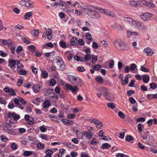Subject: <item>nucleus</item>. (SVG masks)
I'll use <instances>...</instances> for the list:
<instances>
[{
  "label": "nucleus",
  "instance_id": "30",
  "mask_svg": "<svg viewBox=\"0 0 157 157\" xmlns=\"http://www.w3.org/2000/svg\"><path fill=\"white\" fill-rule=\"evenodd\" d=\"M42 74L41 75L42 77L44 78H46L48 76V72L44 70H41Z\"/></svg>",
  "mask_w": 157,
  "mask_h": 157
},
{
  "label": "nucleus",
  "instance_id": "39",
  "mask_svg": "<svg viewBox=\"0 0 157 157\" xmlns=\"http://www.w3.org/2000/svg\"><path fill=\"white\" fill-rule=\"evenodd\" d=\"M144 125L141 124H139L137 125L138 130L140 132L142 131V128L144 127Z\"/></svg>",
  "mask_w": 157,
  "mask_h": 157
},
{
  "label": "nucleus",
  "instance_id": "44",
  "mask_svg": "<svg viewBox=\"0 0 157 157\" xmlns=\"http://www.w3.org/2000/svg\"><path fill=\"white\" fill-rule=\"evenodd\" d=\"M150 89H152L153 90H154L157 87V85L155 82H152L150 84Z\"/></svg>",
  "mask_w": 157,
  "mask_h": 157
},
{
  "label": "nucleus",
  "instance_id": "4",
  "mask_svg": "<svg viewBox=\"0 0 157 157\" xmlns=\"http://www.w3.org/2000/svg\"><path fill=\"white\" fill-rule=\"evenodd\" d=\"M56 69L58 70L63 71L65 68V66L63 61L58 63L55 66Z\"/></svg>",
  "mask_w": 157,
  "mask_h": 157
},
{
  "label": "nucleus",
  "instance_id": "56",
  "mask_svg": "<svg viewBox=\"0 0 157 157\" xmlns=\"http://www.w3.org/2000/svg\"><path fill=\"white\" fill-rule=\"evenodd\" d=\"M114 65V61L113 60H110L109 62V67L110 68L113 67Z\"/></svg>",
  "mask_w": 157,
  "mask_h": 157
},
{
  "label": "nucleus",
  "instance_id": "10",
  "mask_svg": "<svg viewBox=\"0 0 157 157\" xmlns=\"http://www.w3.org/2000/svg\"><path fill=\"white\" fill-rule=\"evenodd\" d=\"M144 52L147 53V55L148 56H152L154 52L150 48H146L144 50Z\"/></svg>",
  "mask_w": 157,
  "mask_h": 157
},
{
  "label": "nucleus",
  "instance_id": "57",
  "mask_svg": "<svg viewBox=\"0 0 157 157\" xmlns=\"http://www.w3.org/2000/svg\"><path fill=\"white\" fill-rule=\"evenodd\" d=\"M23 50V48L21 46H18L16 49V52L18 53L22 51Z\"/></svg>",
  "mask_w": 157,
  "mask_h": 157
},
{
  "label": "nucleus",
  "instance_id": "38",
  "mask_svg": "<svg viewBox=\"0 0 157 157\" xmlns=\"http://www.w3.org/2000/svg\"><path fill=\"white\" fill-rule=\"evenodd\" d=\"M127 132L126 129L124 130V132H121L120 133L119 137L121 139H123L124 138V136L125 133Z\"/></svg>",
  "mask_w": 157,
  "mask_h": 157
},
{
  "label": "nucleus",
  "instance_id": "54",
  "mask_svg": "<svg viewBox=\"0 0 157 157\" xmlns=\"http://www.w3.org/2000/svg\"><path fill=\"white\" fill-rule=\"evenodd\" d=\"M1 139L2 141L4 142H6L8 140L7 137L3 135H2L1 136Z\"/></svg>",
  "mask_w": 157,
  "mask_h": 157
},
{
  "label": "nucleus",
  "instance_id": "14",
  "mask_svg": "<svg viewBox=\"0 0 157 157\" xmlns=\"http://www.w3.org/2000/svg\"><path fill=\"white\" fill-rule=\"evenodd\" d=\"M46 34L48 39H52V31L51 29L49 28L48 29L46 32Z\"/></svg>",
  "mask_w": 157,
  "mask_h": 157
},
{
  "label": "nucleus",
  "instance_id": "64",
  "mask_svg": "<svg viewBox=\"0 0 157 157\" xmlns=\"http://www.w3.org/2000/svg\"><path fill=\"white\" fill-rule=\"evenodd\" d=\"M129 101L132 104H134L136 102L135 100L132 98L130 97L129 99Z\"/></svg>",
  "mask_w": 157,
  "mask_h": 157
},
{
  "label": "nucleus",
  "instance_id": "41",
  "mask_svg": "<svg viewBox=\"0 0 157 157\" xmlns=\"http://www.w3.org/2000/svg\"><path fill=\"white\" fill-rule=\"evenodd\" d=\"M101 68V66L99 64H95L93 67L94 70L96 71L99 70Z\"/></svg>",
  "mask_w": 157,
  "mask_h": 157
},
{
  "label": "nucleus",
  "instance_id": "49",
  "mask_svg": "<svg viewBox=\"0 0 157 157\" xmlns=\"http://www.w3.org/2000/svg\"><path fill=\"white\" fill-rule=\"evenodd\" d=\"M9 94L10 95L16 96V94L15 93L14 90L12 89H10V91L9 92Z\"/></svg>",
  "mask_w": 157,
  "mask_h": 157
},
{
  "label": "nucleus",
  "instance_id": "40",
  "mask_svg": "<svg viewBox=\"0 0 157 157\" xmlns=\"http://www.w3.org/2000/svg\"><path fill=\"white\" fill-rule=\"evenodd\" d=\"M124 19L125 21L128 22L129 23H132V22L133 21V20L130 17H124Z\"/></svg>",
  "mask_w": 157,
  "mask_h": 157
},
{
  "label": "nucleus",
  "instance_id": "25",
  "mask_svg": "<svg viewBox=\"0 0 157 157\" xmlns=\"http://www.w3.org/2000/svg\"><path fill=\"white\" fill-rule=\"evenodd\" d=\"M67 77L69 81L72 83H73V82H74V79H75L76 77L75 76L70 75H68Z\"/></svg>",
  "mask_w": 157,
  "mask_h": 157
},
{
  "label": "nucleus",
  "instance_id": "61",
  "mask_svg": "<svg viewBox=\"0 0 157 157\" xmlns=\"http://www.w3.org/2000/svg\"><path fill=\"white\" fill-rule=\"evenodd\" d=\"M135 81L134 80H132L129 83L128 86L130 87L134 86Z\"/></svg>",
  "mask_w": 157,
  "mask_h": 157
},
{
  "label": "nucleus",
  "instance_id": "62",
  "mask_svg": "<svg viewBox=\"0 0 157 157\" xmlns=\"http://www.w3.org/2000/svg\"><path fill=\"white\" fill-rule=\"evenodd\" d=\"M98 45L97 43L95 42H93L92 47L94 49H97L98 48Z\"/></svg>",
  "mask_w": 157,
  "mask_h": 157
},
{
  "label": "nucleus",
  "instance_id": "26",
  "mask_svg": "<svg viewBox=\"0 0 157 157\" xmlns=\"http://www.w3.org/2000/svg\"><path fill=\"white\" fill-rule=\"evenodd\" d=\"M59 44L60 46L63 48H65L67 47L66 43L62 40H61Z\"/></svg>",
  "mask_w": 157,
  "mask_h": 157
},
{
  "label": "nucleus",
  "instance_id": "46",
  "mask_svg": "<svg viewBox=\"0 0 157 157\" xmlns=\"http://www.w3.org/2000/svg\"><path fill=\"white\" fill-rule=\"evenodd\" d=\"M41 138L44 140H49V139L48 136L47 135H41L40 136Z\"/></svg>",
  "mask_w": 157,
  "mask_h": 157
},
{
  "label": "nucleus",
  "instance_id": "51",
  "mask_svg": "<svg viewBox=\"0 0 157 157\" xmlns=\"http://www.w3.org/2000/svg\"><path fill=\"white\" fill-rule=\"evenodd\" d=\"M79 88L76 86L72 87L71 91L73 93H75V92L78 91Z\"/></svg>",
  "mask_w": 157,
  "mask_h": 157
},
{
  "label": "nucleus",
  "instance_id": "16",
  "mask_svg": "<svg viewBox=\"0 0 157 157\" xmlns=\"http://www.w3.org/2000/svg\"><path fill=\"white\" fill-rule=\"evenodd\" d=\"M84 135L89 139H90L93 137V134L92 132H90L88 131L84 132Z\"/></svg>",
  "mask_w": 157,
  "mask_h": 157
},
{
  "label": "nucleus",
  "instance_id": "29",
  "mask_svg": "<svg viewBox=\"0 0 157 157\" xmlns=\"http://www.w3.org/2000/svg\"><path fill=\"white\" fill-rule=\"evenodd\" d=\"M27 48L29 50L31 51L32 52L35 51L36 49V47L33 45H30L28 46Z\"/></svg>",
  "mask_w": 157,
  "mask_h": 157
},
{
  "label": "nucleus",
  "instance_id": "23",
  "mask_svg": "<svg viewBox=\"0 0 157 157\" xmlns=\"http://www.w3.org/2000/svg\"><path fill=\"white\" fill-rule=\"evenodd\" d=\"M99 91L101 94L103 95L104 96L107 92L105 88L103 87L100 88Z\"/></svg>",
  "mask_w": 157,
  "mask_h": 157
},
{
  "label": "nucleus",
  "instance_id": "45",
  "mask_svg": "<svg viewBox=\"0 0 157 157\" xmlns=\"http://www.w3.org/2000/svg\"><path fill=\"white\" fill-rule=\"evenodd\" d=\"M77 40V39L76 37H73L71 39L70 41V43L71 45H75V44H76V40Z\"/></svg>",
  "mask_w": 157,
  "mask_h": 157
},
{
  "label": "nucleus",
  "instance_id": "31",
  "mask_svg": "<svg viewBox=\"0 0 157 157\" xmlns=\"http://www.w3.org/2000/svg\"><path fill=\"white\" fill-rule=\"evenodd\" d=\"M96 80L97 82L99 83H102L103 82V79L100 76H98L96 78Z\"/></svg>",
  "mask_w": 157,
  "mask_h": 157
},
{
  "label": "nucleus",
  "instance_id": "3",
  "mask_svg": "<svg viewBox=\"0 0 157 157\" xmlns=\"http://www.w3.org/2000/svg\"><path fill=\"white\" fill-rule=\"evenodd\" d=\"M152 16L153 15L152 13L146 12L141 14L140 15V17L143 20L147 21L150 20Z\"/></svg>",
  "mask_w": 157,
  "mask_h": 157
},
{
  "label": "nucleus",
  "instance_id": "13",
  "mask_svg": "<svg viewBox=\"0 0 157 157\" xmlns=\"http://www.w3.org/2000/svg\"><path fill=\"white\" fill-rule=\"evenodd\" d=\"M9 66L11 68L13 67L16 64V61L14 59H9Z\"/></svg>",
  "mask_w": 157,
  "mask_h": 157
},
{
  "label": "nucleus",
  "instance_id": "42",
  "mask_svg": "<svg viewBox=\"0 0 157 157\" xmlns=\"http://www.w3.org/2000/svg\"><path fill=\"white\" fill-rule=\"evenodd\" d=\"M118 115L120 118L122 119H124L125 118V115L121 111H119L118 112Z\"/></svg>",
  "mask_w": 157,
  "mask_h": 157
},
{
  "label": "nucleus",
  "instance_id": "6",
  "mask_svg": "<svg viewBox=\"0 0 157 157\" xmlns=\"http://www.w3.org/2000/svg\"><path fill=\"white\" fill-rule=\"evenodd\" d=\"M90 123L94 124L96 125V127L99 129H100L102 126V123L101 122L98 121L95 119H93L91 121Z\"/></svg>",
  "mask_w": 157,
  "mask_h": 157
},
{
  "label": "nucleus",
  "instance_id": "17",
  "mask_svg": "<svg viewBox=\"0 0 157 157\" xmlns=\"http://www.w3.org/2000/svg\"><path fill=\"white\" fill-rule=\"evenodd\" d=\"M142 78L144 83H147L149 81L150 77L148 75H143Z\"/></svg>",
  "mask_w": 157,
  "mask_h": 157
},
{
  "label": "nucleus",
  "instance_id": "21",
  "mask_svg": "<svg viewBox=\"0 0 157 157\" xmlns=\"http://www.w3.org/2000/svg\"><path fill=\"white\" fill-rule=\"evenodd\" d=\"M144 5L150 8H153L155 7V5L154 4L150 2H146Z\"/></svg>",
  "mask_w": 157,
  "mask_h": 157
},
{
  "label": "nucleus",
  "instance_id": "7",
  "mask_svg": "<svg viewBox=\"0 0 157 157\" xmlns=\"http://www.w3.org/2000/svg\"><path fill=\"white\" fill-rule=\"evenodd\" d=\"M0 41L2 42V44L4 45H7L8 47H10V46L12 45V40L9 39L7 40L5 39L2 40L0 39Z\"/></svg>",
  "mask_w": 157,
  "mask_h": 157
},
{
  "label": "nucleus",
  "instance_id": "34",
  "mask_svg": "<svg viewBox=\"0 0 157 157\" xmlns=\"http://www.w3.org/2000/svg\"><path fill=\"white\" fill-rule=\"evenodd\" d=\"M65 151V150L64 149H60L59 150V153L58 155V157H62V155Z\"/></svg>",
  "mask_w": 157,
  "mask_h": 157
},
{
  "label": "nucleus",
  "instance_id": "59",
  "mask_svg": "<svg viewBox=\"0 0 157 157\" xmlns=\"http://www.w3.org/2000/svg\"><path fill=\"white\" fill-rule=\"evenodd\" d=\"M11 148L14 150H16L17 148V146L15 143H13L11 145Z\"/></svg>",
  "mask_w": 157,
  "mask_h": 157
},
{
  "label": "nucleus",
  "instance_id": "8",
  "mask_svg": "<svg viewBox=\"0 0 157 157\" xmlns=\"http://www.w3.org/2000/svg\"><path fill=\"white\" fill-rule=\"evenodd\" d=\"M73 84L78 86H81L83 84V82L81 79L78 77H76Z\"/></svg>",
  "mask_w": 157,
  "mask_h": 157
},
{
  "label": "nucleus",
  "instance_id": "43",
  "mask_svg": "<svg viewBox=\"0 0 157 157\" xmlns=\"http://www.w3.org/2000/svg\"><path fill=\"white\" fill-rule=\"evenodd\" d=\"M44 146L43 144L39 143L37 145V147L38 149H41L44 148Z\"/></svg>",
  "mask_w": 157,
  "mask_h": 157
},
{
  "label": "nucleus",
  "instance_id": "5",
  "mask_svg": "<svg viewBox=\"0 0 157 157\" xmlns=\"http://www.w3.org/2000/svg\"><path fill=\"white\" fill-rule=\"evenodd\" d=\"M8 117L10 118H13L14 121H17L20 117V116L14 113L9 112L8 114Z\"/></svg>",
  "mask_w": 157,
  "mask_h": 157
},
{
  "label": "nucleus",
  "instance_id": "9",
  "mask_svg": "<svg viewBox=\"0 0 157 157\" xmlns=\"http://www.w3.org/2000/svg\"><path fill=\"white\" fill-rule=\"evenodd\" d=\"M131 6L136 7H140L142 6L141 3L139 2H136L134 0H132L130 2Z\"/></svg>",
  "mask_w": 157,
  "mask_h": 157
},
{
  "label": "nucleus",
  "instance_id": "15",
  "mask_svg": "<svg viewBox=\"0 0 157 157\" xmlns=\"http://www.w3.org/2000/svg\"><path fill=\"white\" fill-rule=\"evenodd\" d=\"M51 105V103L49 101L47 100H45L43 104V108L45 109L47 108Z\"/></svg>",
  "mask_w": 157,
  "mask_h": 157
},
{
  "label": "nucleus",
  "instance_id": "60",
  "mask_svg": "<svg viewBox=\"0 0 157 157\" xmlns=\"http://www.w3.org/2000/svg\"><path fill=\"white\" fill-rule=\"evenodd\" d=\"M56 82L54 79H52L50 82V85L52 86H54L56 83Z\"/></svg>",
  "mask_w": 157,
  "mask_h": 157
},
{
  "label": "nucleus",
  "instance_id": "32",
  "mask_svg": "<svg viewBox=\"0 0 157 157\" xmlns=\"http://www.w3.org/2000/svg\"><path fill=\"white\" fill-rule=\"evenodd\" d=\"M81 8L84 12H85L87 13L90 10L86 6H82Z\"/></svg>",
  "mask_w": 157,
  "mask_h": 157
},
{
  "label": "nucleus",
  "instance_id": "11",
  "mask_svg": "<svg viewBox=\"0 0 157 157\" xmlns=\"http://www.w3.org/2000/svg\"><path fill=\"white\" fill-rule=\"evenodd\" d=\"M103 13L106 15L110 16L112 17H115V14L112 11L106 9L103 10Z\"/></svg>",
  "mask_w": 157,
  "mask_h": 157
},
{
  "label": "nucleus",
  "instance_id": "1",
  "mask_svg": "<svg viewBox=\"0 0 157 157\" xmlns=\"http://www.w3.org/2000/svg\"><path fill=\"white\" fill-rule=\"evenodd\" d=\"M114 44L115 48L119 51H125L128 48V46L119 39L116 40L114 41Z\"/></svg>",
  "mask_w": 157,
  "mask_h": 157
},
{
  "label": "nucleus",
  "instance_id": "37",
  "mask_svg": "<svg viewBox=\"0 0 157 157\" xmlns=\"http://www.w3.org/2000/svg\"><path fill=\"white\" fill-rule=\"evenodd\" d=\"M91 58V55L90 54H86L85 55L84 59L85 61H89L90 60Z\"/></svg>",
  "mask_w": 157,
  "mask_h": 157
},
{
  "label": "nucleus",
  "instance_id": "55",
  "mask_svg": "<svg viewBox=\"0 0 157 157\" xmlns=\"http://www.w3.org/2000/svg\"><path fill=\"white\" fill-rule=\"evenodd\" d=\"M17 68L19 69H22L24 67L23 65L21 63H20L19 61L17 63Z\"/></svg>",
  "mask_w": 157,
  "mask_h": 157
},
{
  "label": "nucleus",
  "instance_id": "36",
  "mask_svg": "<svg viewBox=\"0 0 157 157\" xmlns=\"http://www.w3.org/2000/svg\"><path fill=\"white\" fill-rule=\"evenodd\" d=\"M133 137L130 135H128L126 136L125 140L126 141L130 142L133 139Z\"/></svg>",
  "mask_w": 157,
  "mask_h": 157
},
{
  "label": "nucleus",
  "instance_id": "27",
  "mask_svg": "<svg viewBox=\"0 0 157 157\" xmlns=\"http://www.w3.org/2000/svg\"><path fill=\"white\" fill-rule=\"evenodd\" d=\"M32 154V151H25L23 152L22 155L24 156L27 157L31 155Z\"/></svg>",
  "mask_w": 157,
  "mask_h": 157
},
{
  "label": "nucleus",
  "instance_id": "52",
  "mask_svg": "<svg viewBox=\"0 0 157 157\" xmlns=\"http://www.w3.org/2000/svg\"><path fill=\"white\" fill-rule=\"evenodd\" d=\"M56 59L57 61L56 62V63L57 64L58 63H59L60 62H61V61H63V59L62 58L58 56H56Z\"/></svg>",
  "mask_w": 157,
  "mask_h": 157
},
{
  "label": "nucleus",
  "instance_id": "28",
  "mask_svg": "<svg viewBox=\"0 0 157 157\" xmlns=\"http://www.w3.org/2000/svg\"><path fill=\"white\" fill-rule=\"evenodd\" d=\"M33 15V13L31 12H27L24 16L25 19H27L29 17H30Z\"/></svg>",
  "mask_w": 157,
  "mask_h": 157
},
{
  "label": "nucleus",
  "instance_id": "18",
  "mask_svg": "<svg viewBox=\"0 0 157 157\" xmlns=\"http://www.w3.org/2000/svg\"><path fill=\"white\" fill-rule=\"evenodd\" d=\"M139 29L142 30H146L148 29V25L141 23Z\"/></svg>",
  "mask_w": 157,
  "mask_h": 157
},
{
  "label": "nucleus",
  "instance_id": "2",
  "mask_svg": "<svg viewBox=\"0 0 157 157\" xmlns=\"http://www.w3.org/2000/svg\"><path fill=\"white\" fill-rule=\"evenodd\" d=\"M87 14L90 17L93 18L98 19L100 16V14L97 11L91 9Z\"/></svg>",
  "mask_w": 157,
  "mask_h": 157
},
{
  "label": "nucleus",
  "instance_id": "53",
  "mask_svg": "<svg viewBox=\"0 0 157 157\" xmlns=\"http://www.w3.org/2000/svg\"><path fill=\"white\" fill-rule=\"evenodd\" d=\"M98 59V58L96 56H94L92 57V62L93 63H95L96 62Z\"/></svg>",
  "mask_w": 157,
  "mask_h": 157
},
{
  "label": "nucleus",
  "instance_id": "12",
  "mask_svg": "<svg viewBox=\"0 0 157 157\" xmlns=\"http://www.w3.org/2000/svg\"><path fill=\"white\" fill-rule=\"evenodd\" d=\"M33 91L35 93H38L40 90V86L39 85H35L33 87Z\"/></svg>",
  "mask_w": 157,
  "mask_h": 157
},
{
  "label": "nucleus",
  "instance_id": "24",
  "mask_svg": "<svg viewBox=\"0 0 157 157\" xmlns=\"http://www.w3.org/2000/svg\"><path fill=\"white\" fill-rule=\"evenodd\" d=\"M129 75V74H128L125 77L124 79H122V80H121V82L122 84H126L128 83V79L129 78V77L128 76V75Z\"/></svg>",
  "mask_w": 157,
  "mask_h": 157
},
{
  "label": "nucleus",
  "instance_id": "50",
  "mask_svg": "<svg viewBox=\"0 0 157 157\" xmlns=\"http://www.w3.org/2000/svg\"><path fill=\"white\" fill-rule=\"evenodd\" d=\"M75 117V115L74 114H69L67 115V117L70 119H72L74 118Z\"/></svg>",
  "mask_w": 157,
  "mask_h": 157
},
{
  "label": "nucleus",
  "instance_id": "35",
  "mask_svg": "<svg viewBox=\"0 0 157 157\" xmlns=\"http://www.w3.org/2000/svg\"><path fill=\"white\" fill-rule=\"evenodd\" d=\"M86 36L87 39L90 41L93 40V38L90 33H86Z\"/></svg>",
  "mask_w": 157,
  "mask_h": 157
},
{
  "label": "nucleus",
  "instance_id": "22",
  "mask_svg": "<svg viewBox=\"0 0 157 157\" xmlns=\"http://www.w3.org/2000/svg\"><path fill=\"white\" fill-rule=\"evenodd\" d=\"M33 6V2L29 0H26V6L25 7L27 8H31Z\"/></svg>",
  "mask_w": 157,
  "mask_h": 157
},
{
  "label": "nucleus",
  "instance_id": "20",
  "mask_svg": "<svg viewBox=\"0 0 157 157\" xmlns=\"http://www.w3.org/2000/svg\"><path fill=\"white\" fill-rule=\"evenodd\" d=\"M141 22L133 20L131 23V25L138 28H139Z\"/></svg>",
  "mask_w": 157,
  "mask_h": 157
},
{
  "label": "nucleus",
  "instance_id": "48",
  "mask_svg": "<svg viewBox=\"0 0 157 157\" xmlns=\"http://www.w3.org/2000/svg\"><path fill=\"white\" fill-rule=\"evenodd\" d=\"M46 46H47L48 47H50L51 48H52L53 47V45L52 42H49L48 43H47L45 44V45H43V46L46 48Z\"/></svg>",
  "mask_w": 157,
  "mask_h": 157
},
{
  "label": "nucleus",
  "instance_id": "33",
  "mask_svg": "<svg viewBox=\"0 0 157 157\" xmlns=\"http://www.w3.org/2000/svg\"><path fill=\"white\" fill-rule=\"evenodd\" d=\"M110 147L111 145H110L108 143H105L102 144L101 147L103 149H106Z\"/></svg>",
  "mask_w": 157,
  "mask_h": 157
},
{
  "label": "nucleus",
  "instance_id": "19",
  "mask_svg": "<svg viewBox=\"0 0 157 157\" xmlns=\"http://www.w3.org/2000/svg\"><path fill=\"white\" fill-rule=\"evenodd\" d=\"M104 97H105L106 99L109 101H113V98L112 94H108V92L105 95Z\"/></svg>",
  "mask_w": 157,
  "mask_h": 157
},
{
  "label": "nucleus",
  "instance_id": "47",
  "mask_svg": "<svg viewBox=\"0 0 157 157\" xmlns=\"http://www.w3.org/2000/svg\"><path fill=\"white\" fill-rule=\"evenodd\" d=\"M137 67L136 65L134 63H132L130 65V70L132 71L134 70Z\"/></svg>",
  "mask_w": 157,
  "mask_h": 157
},
{
  "label": "nucleus",
  "instance_id": "58",
  "mask_svg": "<svg viewBox=\"0 0 157 157\" xmlns=\"http://www.w3.org/2000/svg\"><path fill=\"white\" fill-rule=\"evenodd\" d=\"M77 70L79 71L80 72H83L85 71V70L84 68V67L82 66L79 67H77Z\"/></svg>",
  "mask_w": 157,
  "mask_h": 157
},
{
  "label": "nucleus",
  "instance_id": "63",
  "mask_svg": "<svg viewBox=\"0 0 157 157\" xmlns=\"http://www.w3.org/2000/svg\"><path fill=\"white\" fill-rule=\"evenodd\" d=\"M19 101L23 105H25L26 104V102L21 97H19Z\"/></svg>",
  "mask_w": 157,
  "mask_h": 157
}]
</instances>
